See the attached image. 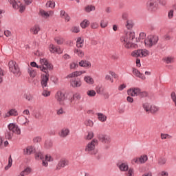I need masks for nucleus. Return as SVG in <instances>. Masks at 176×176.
I'll list each match as a JSON object with an SVG mask.
<instances>
[{
	"label": "nucleus",
	"mask_w": 176,
	"mask_h": 176,
	"mask_svg": "<svg viewBox=\"0 0 176 176\" xmlns=\"http://www.w3.org/2000/svg\"><path fill=\"white\" fill-rule=\"evenodd\" d=\"M134 39H135V33L134 32H128L121 37L120 41L126 49H133L137 47V45L133 43Z\"/></svg>",
	"instance_id": "f257e3e1"
},
{
	"label": "nucleus",
	"mask_w": 176,
	"mask_h": 176,
	"mask_svg": "<svg viewBox=\"0 0 176 176\" xmlns=\"http://www.w3.org/2000/svg\"><path fill=\"white\" fill-rule=\"evenodd\" d=\"M40 63L41 64V66L38 65L35 62H32L30 65L34 68H38L43 72H45V74L47 72V69H53V65L46 58H40Z\"/></svg>",
	"instance_id": "f03ea898"
},
{
	"label": "nucleus",
	"mask_w": 176,
	"mask_h": 176,
	"mask_svg": "<svg viewBox=\"0 0 176 176\" xmlns=\"http://www.w3.org/2000/svg\"><path fill=\"white\" fill-rule=\"evenodd\" d=\"M159 42V36L155 34L148 35L144 40V45L146 47H152L157 45Z\"/></svg>",
	"instance_id": "7ed1b4c3"
},
{
	"label": "nucleus",
	"mask_w": 176,
	"mask_h": 176,
	"mask_svg": "<svg viewBox=\"0 0 176 176\" xmlns=\"http://www.w3.org/2000/svg\"><path fill=\"white\" fill-rule=\"evenodd\" d=\"M10 72L14 75V76L19 77L21 75V72L19 67V65L13 60H10L8 63Z\"/></svg>",
	"instance_id": "20e7f679"
},
{
	"label": "nucleus",
	"mask_w": 176,
	"mask_h": 176,
	"mask_svg": "<svg viewBox=\"0 0 176 176\" xmlns=\"http://www.w3.org/2000/svg\"><path fill=\"white\" fill-rule=\"evenodd\" d=\"M129 96H131V97H146L148 94L145 91H141L140 88H131L127 91Z\"/></svg>",
	"instance_id": "39448f33"
},
{
	"label": "nucleus",
	"mask_w": 176,
	"mask_h": 176,
	"mask_svg": "<svg viewBox=\"0 0 176 176\" xmlns=\"http://www.w3.org/2000/svg\"><path fill=\"white\" fill-rule=\"evenodd\" d=\"M143 108L146 113H157V111H160V108L155 104H151L148 102L143 104Z\"/></svg>",
	"instance_id": "423d86ee"
},
{
	"label": "nucleus",
	"mask_w": 176,
	"mask_h": 176,
	"mask_svg": "<svg viewBox=\"0 0 176 176\" xmlns=\"http://www.w3.org/2000/svg\"><path fill=\"white\" fill-rule=\"evenodd\" d=\"M151 52L146 49H140L131 52L132 57H148Z\"/></svg>",
	"instance_id": "0eeeda50"
},
{
	"label": "nucleus",
	"mask_w": 176,
	"mask_h": 176,
	"mask_svg": "<svg viewBox=\"0 0 176 176\" xmlns=\"http://www.w3.org/2000/svg\"><path fill=\"white\" fill-rule=\"evenodd\" d=\"M98 145V140L96 139L92 140L91 142H89L85 148V152H87L88 153H91V154H96L94 153V149H96V146Z\"/></svg>",
	"instance_id": "6e6552de"
},
{
	"label": "nucleus",
	"mask_w": 176,
	"mask_h": 176,
	"mask_svg": "<svg viewBox=\"0 0 176 176\" xmlns=\"http://www.w3.org/2000/svg\"><path fill=\"white\" fill-rule=\"evenodd\" d=\"M99 140L102 142V144H104V148L105 149H109V144H111V137H109L108 135H100L98 137Z\"/></svg>",
	"instance_id": "1a4fd4ad"
},
{
	"label": "nucleus",
	"mask_w": 176,
	"mask_h": 176,
	"mask_svg": "<svg viewBox=\"0 0 176 176\" xmlns=\"http://www.w3.org/2000/svg\"><path fill=\"white\" fill-rule=\"evenodd\" d=\"M146 162H148V155H141L140 157H135L131 160L133 164H144Z\"/></svg>",
	"instance_id": "9d476101"
},
{
	"label": "nucleus",
	"mask_w": 176,
	"mask_h": 176,
	"mask_svg": "<svg viewBox=\"0 0 176 176\" xmlns=\"http://www.w3.org/2000/svg\"><path fill=\"white\" fill-rule=\"evenodd\" d=\"M55 98L60 105H64V101L67 98L65 97V93L58 91L55 95Z\"/></svg>",
	"instance_id": "9b49d317"
},
{
	"label": "nucleus",
	"mask_w": 176,
	"mask_h": 176,
	"mask_svg": "<svg viewBox=\"0 0 176 176\" xmlns=\"http://www.w3.org/2000/svg\"><path fill=\"white\" fill-rule=\"evenodd\" d=\"M8 129L10 132H12V133H10L8 138H12V135H13V133L15 134H21V130L19 126L14 124H10L8 125Z\"/></svg>",
	"instance_id": "f8f14e48"
},
{
	"label": "nucleus",
	"mask_w": 176,
	"mask_h": 176,
	"mask_svg": "<svg viewBox=\"0 0 176 176\" xmlns=\"http://www.w3.org/2000/svg\"><path fill=\"white\" fill-rule=\"evenodd\" d=\"M146 8L150 12H156L157 10V3L156 0H148L146 2Z\"/></svg>",
	"instance_id": "ddd939ff"
},
{
	"label": "nucleus",
	"mask_w": 176,
	"mask_h": 176,
	"mask_svg": "<svg viewBox=\"0 0 176 176\" xmlns=\"http://www.w3.org/2000/svg\"><path fill=\"white\" fill-rule=\"evenodd\" d=\"M80 98H82V96H80V94L76 93L73 94V96L72 97L70 100V104L71 105H78L80 101Z\"/></svg>",
	"instance_id": "4468645a"
},
{
	"label": "nucleus",
	"mask_w": 176,
	"mask_h": 176,
	"mask_svg": "<svg viewBox=\"0 0 176 176\" xmlns=\"http://www.w3.org/2000/svg\"><path fill=\"white\" fill-rule=\"evenodd\" d=\"M54 14V12L50 10L45 11V10H40L39 16L43 17V19H49V17L53 16Z\"/></svg>",
	"instance_id": "2eb2a0df"
},
{
	"label": "nucleus",
	"mask_w": 176,
	"mask_h": 176,
	"mask_svg": "<svg viewBox=\"0 0 176 176\" xmlns=\"http://www.w3.org/2000/svg\"><path fill=\"white\" fill-rule=\"evenodd\" d=\"M68 164H69V162L67 160L64 158L61 159L56 165V170H61V168H64V167H66Z\"/></svg>",
	"instance_id": "dca6fc26"
},
{
	"label": "nucleus",
	"mask_w": 176,
	"mask_h": 176,
	"mask_svg": "<svg viewBox=\"0 0 176 176\" xmlns=\"http://www.w3.org/2000/svg\"><path fill=\"white\" fill-rule=\"evenodd\" d=\"M10 116H19V112H17V110L15 109H11L3 114L4 119H6V118H10Z\"/></svg>",
	"instance_id": "f3484780"
},
{
	"label": "nucleus",
	"mask_w": 176,
	"mask_h": 176,
	"mask_svg": "<svg viewBox=\"0 0 176 176\" xmlns=\"http://www.w3.org/2000/svg\"><path fill=\"white\" fill-rule=\"evenodd\" d=\"M70 85L72 87L76 89L78 87H80L82 86V80L79 78H74L70 81Z\"/></svg>",
	"instance_id": "a211bd4d"
},
{
	"label": "nucleus",
	"mask_w": 176,
	"mask_h": 176,
	"mask_svg": "<svg viewBox=\"0 0 176 176\" xmlns=\"http://www.w3.org/2000/svg\"><path fill=\"white\" fill-rule=\"evenodd\" d=\"M83 74H86L85 70L76 71L72 74H68L66 78L67 79H69L71 78H78V76H80V75H83Z\"/></svg>",
	"instance_id": "6ab92c4d"
},
{
	"label": "nucleus",
	"mask_w": 176,
	"mask_h": 176,
	"mask_svg": "<svg viewBox=\"0 0 176 176\" xmlns=\"http://www.w3.org/2000/svg\"><path fill=\"white\" fill-rule=\"evenodd\" d=\"M42 166L43 167H47L49 163L47 162H53V157L50 155H46L42 160Z\"/></svg>",
	"instance_id": "aec40b11"
},
{
	"label": "nucleus",
	"mask_w": 176,
	"mask_h": 176,
	"mask_svg": "<svg viewBox=\"0 0 176 176\" xmlns=\"http://www.w3.org/2000/svg\"><path fill=\"white\" fill-rule=\"evenodd\" d=\"M117 167H118L120 171L126 172L129 170V164L127 162H118Z\"/></svg>",
	"instance_id": "412c9836"
},
{
	"label": "nucleus",
	"mask_w": 176,
	"mask_h": 176,
	"mask_svg": "<svg viewBox=\"0 0 176 176\" xmlns=\"http://www.w3.org/2000/svg\"><path fill=\"white\" fill-rule=\"evenodd\" d=\"M47 82H49V74H43L41 76V85L43 87H47Z\"/></svg>",
	"instance_id": "4be33fe9"
},
{
	"label": "nucleus",
	"mask_w": 176,
	"mask_h": 176,
	"mask_svg": "<svg viewBox=\"0 0 176 176\" xmlns=\"http://www.w3.org/2000/svg\"><path fill=\"white\" fill-rule=\"evenodd\" d=\"M78 65L80 67H82L83 68H91V63L89 60H82L78 63Z\"/></svg>",
	"instance_id": "5701e85b"
},
{
	"label": "nucleus",
	"mask_w": 176,
	"mask_h": 176,
	"mask_svg": "<svg viewBox=\"0 0 176 176\" xmlns=\"http://www.w3.org/2000/svg\"><path fill=\"white\" fill-rule=\"evenodd\" d=\"M132 72L133 75H135V76H136L137 78H140V79H142V80H145V79H146V77H145V76L143 74L140 72V71H138V69L135 68H133Z\"/></svg>",
	"instance_id": "b1692460"
},
{
	"label": "nucleus",
	"mask_w": 176,
	"mask_h": 176,
	"mask_svg": "<svg viewBox=\"0 0 176 176\" xmlns=\"http://www.w3.org/2000/svg\"><path fill=\"white\" fill-rule=\"evenodd\" d=\"M18 120L21 124H23L24 126H28V124H30V120L23 116L18 117Z\"/></svg>",
	"instance_id": "393cba45"
},
{
	"label": "nucleus",
	"mask_w": 176,
	"mask_h": 176,
	"mask_svg": "<svg viewBox=\"0 0 176 176\" xmlns=\"http://www.w3.org/2000/svg\"><path fill=\"white\" fill-rule=\"evenodd\" d=\"M69 135V130L68 128H63L60 132H59V137H61V138H65L67 135Z\"/></svg>",
	"instance_id": "a878e982"
},
{
	"label": "nucleus",
	"mask_w": 176,
	"mask_h": 176,
	"mask_svg": "<svg viewBox=\"0 0 176 176\" xmlns=\"http://www.w3.org/2000/svg\"><path fill=\"white\" fill-rule=\"evenodd\" d=\"M35 151V148L32 146H28L27 148H25L23 150L24 155H31L32 153H34Z\"/></svg>",
	"instance_id": "bb28decb"
},
{
	"label": "nucleus",
	"mask_w": 176,
	"mask_h": 176,
	"mask_svg": "<svg viewBox=\"0 0 176 176\" xmlns=\"http://www.w3.org/2000/svg\"><path fill=\"white\" fill-rule=\"evenodd\" d=\"M84 82H85L87 85H94V78H93L91 76H85L84 77Z\"/></svg>",
	"instance_id": "cd10ccee"
},
{
	"label": "nucleus",
	"mask_w": 176,
	"mask_h": 176,
	"mask_svg": "<svg viewBox=\"0 0 176 176\" xmlns=\"http://www.w3.org/2000/svg\"><path fill=\"white\" fill-rule=\"evenodd\" d=\"M40 31L41 28L38 25H35L30 28V32L31 34H33V35H38V32H39Z\"/></svg>",
	"instance_id": "c85d7f7f"
},
{
	"label": "nucleus",
	"mask_w": 176,
	"mask_h": 176,
	"mask_svg": "<svg viewBox=\"0 0 176 176\" xmlns=\"http://www.w3.org/2000/svg\"><path fill=\"white\" fill-rule=\"evenodd\" d=\"M162 60L165 64H173L174 63V57L173 56H165L162 58Z\"/></svg>",
	"instance_id": "c756f323"
},
{
	"label": "nucleus",
	"mask_w": 176,
	"mask_h": 176,
	"mask_svg": "<svg viewBox=\"0 0 176 176\" xmlns=\"http://www.w3.org/2000/svg\"><path fill=\"white\" fill-rule=\"evenodd\" d=\"M96 116L99 122H107V116H105L104 113H97Z\"/></svg>",
	"instance_id": "7c9ffc66"
},
{
	"label": "nucleus",
	"mask_w": 176,
	"mask_h": 176,
	"mask_svg": "<svg viewBox=\"0 0 176 176\" xmlns=\"http://www.w3.org/2000/svg\"><path fill=\"white\" fill-rule=\"evenodd\" d=\"M84 10L85 12H86V13H90V12H94V10H96V6L92 5L86 6L84 8Z\"/></svg>",
	"instance_id": "2f4dec72"
},
{
	"label": "nucleus",
	"mask_w": 176,
	"mask_h": 176,
	"mask_svg": "<svg viewBox=\"0 0 176 176\" xmlns=\"http://www.w3.org/2000/svg\"><path fill=\"white\" fill-rule=\"evenodd\" d=\"M28 72L31 78H35L36 76V72L32 67H29Z\"/></svg>",
	"instance_id": "473e14b6"
},
{
	"label": "nucleus",
	"mask_w": 176,
	"mask_h": 176,
	"mask_svg": "<svg viewBox=\"0 0 176 176\" xmlns=\"http://www.w3.org/2000/svg\"><path fill=\"white\" fill-rule=\"evenodd\" d=\"M89 25H90V21H89L87 19H85L80 23L81 28H87V27H89Z\"/></svg>",
	"instance_id": "72a5a7b5"
},
{
	"label": "nucleus",
	"mask_w": 176,
	"mask_h": 176,
	"mask_svg": "<svg viewBox=\"0 0 176 176\" xmlns=\"http://www.w3.org/2000/svg\"><path fill=\"white\" fill-rule=\"evenodd\" d=\"M84 124L87 127H93L94 126V122L91 120L88 119L85 121Z\"/></svg>",
	"instance_id": "f704fd0d"
},
{
	"label": "nucleus",
	"mask_w": 176,
	"mask_h": 176,
	"mask_svg": "<svg viewBox=\"0 0 176 176\" xmlns=\"http://www.w3.org/2000/svg\"><path fill=\"white\" fill-rule=\"evenodd\" d=\"M46 8H51V9H54L56 7V3L53 1H49L45 4Z\"/></svg>",
	"instance_id": "c9c22d12"
},
{
	"label": "nucleus",
	"mask_w": 176,
	"mask_h": 176,
	"mask_svg": "<svg viewBox=\"0 0 176 176\" xmlns=\"http://www.w3.org/2000/svg\"><path fill=\"white\" fill-rule=\"evenodd\" d=\"M10 3L12 5L13 9H19V6H20V3H19V1H16V0H10Z\"/></svg>",
	"instance_id": "e433bc0d"
},
{
	"label": "nucleus",
	"mask_w": 176,
	"mask_h": 176,
	"mask_svg": "<svg viewBox=\"0 0 176 176\" xmlns=\"http://www.w3.org/2000/svg\"><path fill=\"white\" fill-rule=\"evenodd\" d=\"M19 12L20 13H23L25 10V6H27L25 4L22 3L21 2L19 1Z\"/></svg>",
	"instance_id": "4c0bfd02"
},
{
	"label": "nucleus",
	"mask_w": 176,
	"mask_h": 176,
	"mask_svg": "<svg viewBox=\"0 0 176 176\" xmlns=\"http://www.w3.org/2000/svg\"><path fill=\"white\" fill-rule=\"evenodd\" d=\"M83 39L80 37H78L77 38V41H76V46L77 47H83Z\"/></svg>",
	"instance_id": "58836bf2"
},
{
	"label": "nucleus",
	"mask_w": 176,
	"mask_h": 176,
	"mask_svg": "<svg viewBox=\"0 0 176 176\" xmlns=\"http://www.w3.org/2000/svg\"><path fill=\"white\" fill-rule=\"evenodd\" d=\"M23 97L27 101H32L34 98V97L30 93L24 94Z\"/></svg>",
	"instance_id": "ea45409f"
},
{
	"label": "nucleus",
	"mask_w": 176,
	"mask_h": 176,
	"mask_svg": "<svg viewBox=\"0 0 176 176\" xmlns=\"http://www.w3.org/2000/svg\"><path fill=\"white\" fill-rule=\"evenodd\" d=\"M173 136L167 133H161V140H171Z\"/></svg>",
	"instance_id": "a19ab883"
},
{
	"label": "nucleus",
	"mask_w": 176,
	"mask_h": 176,
	"mask_svg": "<svg viewBox=\"0 0 176 176\" xmlns=\"http://www.w3.org/2000/svg\"><path fill=\"white\" fill-rule=\"evenodd\" d=\"M12 164H13V160L12 159V156H10L8 158V165L5 167V170H8L12 167Z\"/></svg>",
	"instance_id": "79ce46f5"
},
{
	"label": "nucleus",
	"mask_w": 176,
	"mask_h": 176,
	"mask_svg": "<svg viewBox=\"0 0 176 176\" xmlns=\"http://www.w3.org/2000/svg\"><path fill=\"white\" fill-rule=\"evenodd\" d=\"M96 91L93 90V89H90L87 91V96H88V97H96Z\"/></svg>",
	"instance_id": "37998d69"
},
{
	"label": "nucleus",
	"mask_w": 176,
	"mask_h": 176,
	"mask_svg": "<svg viewBox=\"0 0 176 176\" xmlns=\"http://www.w3.org/2000/svg\"><path fill=\"white\" fill-rule=\"evenodd\" d=\"M134 25V23H133V21L131 20H127L126 27L128 30H131Z\"/></svg>",
	"instance_id": "c03bdc74"
},
{
	"label": "nucleus",
	"mask_w": 176,
	"mask_h": 176,
	"mask_svg": "<svg viewBox=\"0 0 176 176\" xmlns=\"http://www.w3.org/2000/svg\"><path fill=\"white\" fill-rule=\"evenodd\" d=\"M57 47L53 44H50L48 47V50L50 52V53H56V49Z\"/></svg>",
	"instance_id": "a18cd8bd"
},
{
	"label": "nucleus",
	"mask_w": 176,
	"mask_h": 176,
	"mask_svg": "<svg viewBox=\"0 0 176 176\" xmlns=\"http://www.w3.org/2000/svg\"><path fill=\"white\" fill-rule=\"evenodd\" d=\"M100 27L101 28H106V27H108V21L106 19H102L100 21Z\"/></svg>",
	"instance_id": "49530a36"
},
{
	"label": "nucleus",
	"mask_w": 176,
	"mask_h": 176,
	"mask_svg": "<svg viewBox=\"0 0 176 176\" xmlns=\"http://www.w3.org/2000/svg\"><path fill=\"white\" fill-rule=\"evenodd\" d=\"M52 146H53V142H52V141H50V140L45 141V148L46 149H50V148H52Z\"/></svg>",
	"instance_id": "de8ad7c7"
},
{
	"label": "nucleus",
	"mask_w": 176,
	"mask_h": 176,
	"mask_svg": "<svg viewBox=\"0 0 176 176\" xmlns=\"http://www.w3.org/2000/svg\"><path fill=\"white\" fill-rule=\"evenodd\" d=\"M45 157L43 156V154L41 152L36 153L35 154V158L36 160H42Z\"/></svg>",
	"instance_id": "09e8293b"
},
{
	"label": "nucleus",
	"mask_w": 176,
	"mask_h": 176,
	"mask_svg": "<svg viewBox=\"0 0 176 176\" xmlns=\"http://www.w3.org/2000/svg\"><path fill=\"white\" fill-rule=\"evenodd\" d=\"M71 32H74V34H78L80 32V29L79 28V26H73L71 28Z\"/></svg>",
	"instance_id": "8fccbe9b"
},
{
	"label": "nucleus",
	"mask_w": 176,
	"mask_h": 176,
	"mask_svg": "<svg viewBox=\"0 0 176 176\" xmlns=\"http://www.w3.org/2000/svg\"><path fill=\"white\" fill-rule=\"evenodd\" d=\"M78 67H79V65H78V63H76L75 62H72L69 64L70 69H76V68H78Z\"/></svg>",
	"instance_id": "3c124183"
},
{
	"label": "nucleus",
	"mask_w": 176,
	"mask_h": 176,
	"mask_svg": "<svg viewBox=\"0 0 176 176\" xmlns=\"http://www.w3.org/2000/svg\"><path fill=\"white\" fill-rule=\"evenodd\" d=\"M74 53L78 56V57H83L85 54H83V52L79 49L74 50Z\"/></svg>",
	"instance_id": "603ef678"
},
{
	"label": "nucleus",
	"mask_w": 176,
	"mask_h": 176,
	"mask_svg": "<svg viewBox=\"0 0 176 176\" xmlns=\"http://www.w3.org/2000/svg\"><path fill=\"white\" fill-rule=\"evenodd\" d=\"M55 42H56L58 45H63V43H64V38L61 37H56L55 38Z\"/></svg>",
	"instance_id": "864d4df0"
},
{
	"label": "nucleus",
	"mask_w": 176,
	"mask_h": 176,
	"mask_svg": "<svg viewBox=\"0 0 176 176\" xmlns=\"http://www.w3.org/2000/svg\"><path fill=\"white\" fill-rule=\"evenodd\" d=\"M166 162H167V160H166L165 158H160L158 160V164L160 166H164Z\"/></svg>",
	"instance_id": "5fc2aeb1"
},
{
	"label": "nucleus",
	"mask_w": 176,
	"mask_h": 176,
	"mask_svg": "<svg viewBox=\"0 0 176 176\" xmlns=\"http://www.w3.org/2000/svg\"><path fill=\"white\" fill-rule=\"evenodd\" d=\"M127 171L126 176H134V169L133 168H129Z\"/></svg>",
	"instance_id": "6e6d98bb"
},
{
	"label": "nucleus",
	"mask_w": 176,
	"mask_h": 176,
	"mask_svg": "<svg viewBox=\"0 0 176 176\" xmlns=\"http://www.w3.org/2000/svg\"><path fill=\"white\" fill-rule=\"evenodd\" d=\"M42 141V138L40 136H36L33 138V142L34 144H38V142H41Z\"/></svg>",
	"instance_id": "4d7b16f0"
},
{
	"label": "nucleus",
	"mask_w": 176,
	"mask_h": 176,
	"mask_svg": "<svg viewBox=\"0 0 176 176\" xmlns=\"http://www.w3.org/2000/svg\"><path fill=\"white\" fill-rule=\"evenodd\" d=\"M94 137V133L92 131L88 132L87 135L85 137V139L89 140H91Z\"/></svg>",
	"instance_id": "13d9d810"
},
{
	"label": "nucleus",
	"mask_w": 176,
	"mask_h": 176,
	"mask_svg": "<svg viewBox=\"0 0 176 176\" xmlns=\"http://www.w3.org/2000/svg\"><path fill=\"white\" fill-rule=\"evenodd\" d=\"M42 96H43V97H50V91H47L46 89H44L42 92Z\"/></svg>",
	"instance_id": "bf43d9fd"
},
{
	"label": "nucleus",
	"mask_w": 176,
	"mask_h": 176,
	"mask_svg": "<svg viewBox=\"0 0 176 176\" xmlns=\"http://www.w3.org/2000/svg\"><path fill=\"white\" fill-rule=\"evenodd\" d=\"M22 173H23V174H25V175H28V174H30V173H31V168L30 167H27L25 168Z\"/></svg>",
	"instance_id": "052dcab7"
},
{
	"label": "nucleus",
	"mask_w": 176,
	"mask_h": 176,
	"mask_svg": "<svg viewBox=\"0 0 176 176\" xmlns=\"http://www.w3.org/2000/svg\"><path fill=\"white\" fill-rule=\"evenodd\" d=\"M104 79L105 80H109L111 83H113V78L109 74H106Z\"/></svg>",
	"instance_id": "680f3d73"
},
{
	"label": "nucleus",
	"mask_w": 176,
	"mask_h": 176,
	"mask_svg": "<svg viewBox=\"0 0 176 176\" xmlns=\"http://www.w3.org/2000/svg\"><path fill=\"white\" fill-rule=\"evenodd\" d=\"M168 19H171L174 17V10H170L168 12Z\"/></svg>",
	"instance_id": "e2e57ef3"
},
{
	"label": "nucleus",
	"mask_w": 176,
	"mask_h": 176,
	"mask_svg": "<svg viewBox=\"0 0 176 176\" xmlns=\"http://www.w3.org/2000/svg\"><path fill=\"white\" fill-rule=\"evenodd\" d=\"M91 28L96 30L98 28V23L97 22H93L91 23Z\"/></svg>",
	"instance_id": "0e129e2a"
},
{
	"label": "nucleus",
	"mask_w": 176,
	"mask_h": 176,
	"mask_svg": "<svg viewBox=\"0 0 176 176\" xmlns=\"http://www.w3.org/2000/svg\"><path fill=\"white\" fill-rule=\"evenodd\" d=\"M146 36V34H145L144 32H141L139 35V41H143V39H145Z\"/></svg>",
	"instance_id": "69168bd1"
},
{
	"label": "nucleus",
	"mask_w": 176,
	"mask_h": 176,
	"mask_svg": "<svg viewBox=\"0 0 176 176\" xmlns=\"http://www.w3.org/2000/svg\"><path fill=\"white\" fill-rule=\"evenodd\" d=\"M63 50L60 47H56L55 53H57V54H62Z\"/></svg>",
	"instance_id": "338daca9"
},
{
	"label": "nucleus",
	"mask_w": 176,
	"mask_h": 176,
	"mask_svg": "<svg viewBox=\"0 0 176 176\" xmlns=\"http://www.w3.org/2000/svg\"><path fill=\"white\" fill-rule=\"evenodd\" d=\"M159 175L160 176H168V172L167 171H161L160 173H159Z\"/></svg>",
	"instance_id": "774afa93"
}]
</instances>
